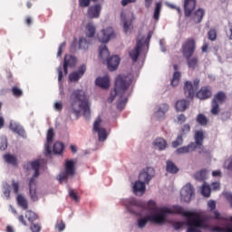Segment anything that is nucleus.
<instances>
[{"label":"nucleus","instance_id":"obj_43","mask_svg":"<svg viewBox=\"0 0 232 232\" xmlns=\"http://www.w3.org/2000/svg\"><path fill=\"white\" fill-rule=\"evenodd\" d=\"M148 222H150V216L139 219L138 227H140L141 229L142 227H146V224H148Z\"/></svg>","mask_w":232,"mask_h":232},{"label":"nucleus","instance_id":"obj_8","mask_svg":"<svg viewBox=\"0 0 232 232\" xmlns=\"http://www.w3.org/2000/svg\"><path fill=\"white\" fill-rule=\"evenodd\" d=\"M195 50H197V43L193 38H188L181 46V53L185 59L192 57Z\"/></svg>","mask_w":232,"mask_h":232},{"label":"nucleus","instance_id":"obj_5","mask_svg":"<svg viewBox=\"0 0 232 232\" xmlns=\"http://www.w3.org/2000/svg\"><path fill=\"white\" fill-rule=\"evenodd\" d=\"M31 168L34 170V174L29 180V195L33 202H37V200H39V196L37 195V181L35 179L39 177V168H41V163H39V160L32 161Z\"/></svg>","mask_w":232,"mask_h":232},{"label":"nucleus","instance_id":"obj_22","mask_svg":"<svg viewBox=\"0 0 232 232\" xmlns=\"http://www.w3.org/2000/svg\"><path fill=\"white\" fill-rule=\"evenodd\" d=\"M96 86L102 88L103 90H108L110 88V77L108 75L103 77H99L95 81Z\"/></svg>","mask_w":232,"mask_h":232},{"label":"nucleus","instance_id":"obj_38","mask_svg":"<svg viewBox=\"0 0 232 232\" xmlns=\"http://www.w3.org/2000/svg\"><path fill=\"white\" fill-rule=\"evenodd\" d=\"M4 159L7 164H12V166H17V158L11 154H5Z\"/></svg>","mask_w":232,"mask_h":232},{"label":"nucleus","instance_id":"obj_37","mask_svg":"<svg viewBox=\"0 0 232 232\" xmlns=\"http://www.w3.org/2000/svg\"><path fill=\"white\" fill-rule=\"evenodd\" d=\"M201 194L203 195V197H206L207 198H209V197H211V187L206 184V182L203 184L201 188Z\"/></svg>","mask_w":232,"mask_h":232},{"label":"nucleus","instance_id":"obj_12","mask_svg":"<svg viewBox=\"0 0 232 232\" xmlns=\"http://www.w3.org/2000/svg\"><path fill=\"white\" fill-rule=\"evenodd\" d=\"M143 47L144 44H142V40H138L136 43V47L129 52V55L132 63H137V61H139V56L140 55V52H142Z\"/></svg>","mask_w":232,"mask_h":232},{"label":"nucleus","instance_id":"obj_4","mask_svg":"<svg viewBox=\"0 0 232 232\" xmlns=\"http://www.w3.org/2000/svg\"><path fill=\"white\" fill-rule=\"evenodd\" d=\"M153 177H155V169L151 167L143 169L139 175V180L133 185V191L135 195L138 193L144 195V193H146V184H150V181Z\"/></svg>","mask_w":232,"mask_h":232},{"label":"nucleus","instance_id":"obj_6","mask_svg":"<svg viewBox=\"0 0 232 232\" xmlns=\"http://www.w3.org/2000/svg\"><path fill=\"white\" fill-rule=\"evenodd\" d=\"M227 101V95L226 92L219 91L218 92L211 101L210 113L212 115H218L220 113V105L224 104Z\"/></svg>","mask_w":232,"mask_h":232},{"label":"nucleus","instance_id":"obj_29","mask_svg":"<svg viewBox=\"0 0 232 232\" xmlns=\"http://www.w3.org/2000/svg\"><path fill=\"white\" fill-rule=\"evenodd\" d=\"M168 110H169V105L163 103L160 106L158 111L156 112V116L158 119H163L164 115H166Z\"/></svg>","mask_w":232,"mask_h":232},{"label":"nucleus","instance_id":"obj_51","mask_svg":"<svg viewBox=\"0 0 232 232\" xmlns=\"http://www.w3.org/2000/svg\"><path fill=\"white\" fill-rule=\"evenodd\" d=\"M12 188L14 195H17L19 193V181L12 179Z\"/></svg>","mask_w":232,"mask_h":232},{"label":"nucleus","instance_id":"obj_35","mask_svg":"<svg viewBox=\"0 0 232 232\" xmlns=\"http://www.w3.org/2000/svg\"><path fill=\"white\" fill-rule=\"evenodd\" d=\"M180 77H182V74L180 73V72L176 71L173 73L170 84L171 86H179V83L180 82Z\"/></svg>","mask_w":232,"mask_h":232},{"label":"nucleus","instance_id":"obj_62","mask_svg":"<svg viewBox=\"0 0 232 232\" xmlns=\"http://www.w3.org/2000/svg\"><path fill=\"white\" fill-rule=\"evenodd\" d=\"M130 206H134L135 208H139L140 206V203L135 198H132L129 201Z\"/></svg>","mask_w":232,"mask_h":232},{"label":"nucleus","instance_id":"obj_18","mask_svg":"<svg viewBox=\"0 0 232 232\" xmlns=\"http://www.w3.org/2000/svg\"><path fill=\"white\" fill-rule=\"evenodd\" d=\"M211 95H213L211 92V87L205 86L201 87V89L197 92L196 97H198V99H200L201 101H206V99L211 98Z\"/></svg>","mask_w":232,"mask_h":232},{"label":"nucleus","instance_id":"obj_26","mask_svg":"<svg viewBox=\"0 0 232 232\" xmlns=\"http://www.w3.org/2000/svg\"><path fill=\"white\" fill-rule=\"evenodd\" d=\"M206 14V11L202 8L198 9L192 15V20L194 23L198 24L202 23V19H204V15Z\"/></svg>","mask_w":232,"mask_h":232},{"label":"nucleus","instance_id":"obj_9","mask_svg":"<svg viewBox=\"0 0 232 232\" xmlns=\"http://www.w3.org/2000/svg\"><path fill=\"white\" fill-rule=\"evenodd\" d=\"M200 80L195 79L193 83L191 82H186L184 84V93L188 99H193L195 97V92L198 90Z\"/></svg>","mask_w":232,"mask_h":232},{"label":"nucleus","instance_id":"obj_53","mask_svg":"<svg viewBox=\"0 0 232 232\" xmlns=\"http://www.w3.org/2000/svg\"><path fill=\"white\" fill-rule=\"evenodd\" d=\"M183 226H188V221L186 222L178 221L173 224V227L174 229H176V231H178V229H180Z\"/></svg>","mask_w":232,"mask_h":232},{"label":"nucleus","instance_id":"obj_60","mask_svg":"<svg viewBox=\"0 0 232 232\" xmlns=\"http://www.w3.org/2000/svg\"><path fill=\"white\" fill-rule=\"evenodd\" d=\"M214 217H212L211 218H214L215 220H224V218L222 217H220V212H218V210H215L213 212Z\"/></svg>","mask_w":232,"mask_h":232},{"label":"nucleus","instance_id":"obj_25","mask_svg":"<svg viewBox=\"0 0 232 232\" xmlns=\"http://www.w3.org/2000/svg\"><path fill=\"white\" fill-rule=\"evenodd\" d=\"M166 171L167 173H170V175H177L180 169L171 160H169L166 161Z\"/></svg>","mask_w":232,"mask_h":232},{"label":"nucleus","instance_id":"obj_44","mask_svg":"<svg viewBox=\"0 0 232 232\" xmlns=\"http://www.w3.org/2000/svg\"><path fill=\"white\" fill-rule=\"evenodd\" d=\"M182 134L177 137L176 140L172 142V148H179V146H182L184 143V140L182 139Z\"/></svg>","mask_w":232,"mask_h":232},{"label":"nucleus","instance_id":"obj_56","mask_svg":"<svg viewBox=\"0 0 232 232\" xmlns=\"http://www.w3.org/2000/svg\"><path fill=\"white\" fill-rule=\"evenodd\" d=\"M225 168L229 171H232V156L225 161Z\"/></svg>","mask_w":232,"mask_h":232},{"label":"nucleus","instance_id":"obj_33","mask_svg":"<svg viewBox=\"0 0 232 232\" xmlns=\"http://www.w3.org/2000/svg\"><path fill=\"white\" fill-rule=\"evenodd\" d=\"M187 61V64L188 68H191V70H195L198 66V58L197 57H188L185 58Z\"/></svg>","mask_w":232,"mask_h":232},{"label":"nucleus","instance_id":"obj_58","mask_svg":"<svg viewBox=\"0 0 232 232\" xmlns=\"http://www.w3.org/2000/svg\"><path fill=\"white\" fill-rule=\"evenodd\" d=\"M226 34L229 39L232 40V24H228V26L226 28Z\"/></svg>","mask_w":232,"mask_h":232},{"label":"nucleus","instance_id":"obj_49","mask_svg":"<svg viewBox=\"0 0 232 232\" xmlns=\"http://www.w3.org/2000/svg\"><path fill=\"white\" fill-rule=\"evenodd\" d=\"M69 197L72 198V200H74V202L79 201V196H77V192L72 188L69 189Z\"/></svg>","mask_w":232,"mask_h":232},{"label":"nucleus","instance_id":"obj_48","mask_svg":"<svg viewBox=\"0 0 232 232\" xmlns=\"http://www.w3.org/2000/svg\"><path fill=\"white\" fill-rule=\"evenodd\" d=\"M209 41H216L217 40V30L210 29L208 33Z\"/></svg>","mask_w":232,"mask_h":232},{"label":"nucleus","instance_id":"obj_47","mask_svg":"<svg viewBox=\"0 0 232 232\" xmlns=\"http://www.w3.org/2000/svg\"><path fill=\"white\" fill-rule=\"evenodd\" d=\"M191 131V126L189 124H184L183 127L181 128V133L180 135L185 137V135H188Z\"/></svg>","mask_w":232,"mask_h":232},{"label":"nucleus","instance_id":"obj_3","mask_svg":"<svg viewBox=\"0 0 232 232\" xmlns=\"http://www.w3.org/2000/svg\"><path fill=\"white\" fill-rule=\"evenodd\" d=\"M70 107L71 111L78 119L82 111L83 117L88 119L90 117V99L86 95V92L83 90H74L70 96Z\"/></svg>","mask_w":232,"mask_h":232},{"label":"nucleus","instance_id":"obj_61","mask_svg":"<svg viewBox=\"0 0 232 232\" xmlns=\"http://www.w3.org/2000/svg\"><path fill=\"white\" fill-rule=\"evenodd\" d=\"M208 206L210 211H213V209H215L217 208V202H215V200H210V201H208Z\"/></svg>","mask_w":232,"mask_h":232},{"label":"nucleus","instance_id":"obj_39","mask_svg":"<svg viewBox=\"0 0 232 232\" xmlns=\"http://www.w3.org/2000/svg\"><path fill=\"white\" fill-rule=\"evenodd\" d=\"M100 57L104 61L110 57V51L106 45L100 46Z\"/></svg>","mask_w":232,"mask_h":232},{"label":"nucleus","instance_id":"obj_17","mask_svg":"<svg viewBox=\"0 0 232 232\" xmlns=\"http://www.w3.org/2000/svg\"><path fill=\"white\" fill-rule=\"evenodd\" d=\"M77 63V59L73 55L66 54L63 62V72L65 75L68 74V68H73Z\"/></svg>","mask_w":232,"mask_h":232},{"label":"nucleus","instance_id":"obj_45","mask_svg":"<svg viewBox=\"0 0 232 232\" xmlns=\"http://www.w3.org/2000/svg\"><path fill=\"white\" fill-rule=\"evenodd\" d=\"M121 21L123 22V31L125 34H128L130 32V26H131V23L128 22L124 16H122L121 14Z\"/></svg>","mask_w":232,"mask_h":232},{"label":"nucleus","instance_id":"obj_64","mask_svg":"<svg viewBox=\"0 0 232 232\" xmlns=\"http://www.w3.org/2000/svg\"><path fill=\"white\" fill-rule=\"evenodd\" d=\"M212 231H214V232H226V227H214L212 228Z\"/></svg>","mask_w":232,"mask_h":232},{"label":"nucleus","instance_id":"obj_30","mask_svg":"<svg viewBox=\"0 0 232 232\" xmlns=\"http://www.w3.org/2000/svg\"><path fill=\"white\" fill-rule=\"evenodd\" d=\"M63 151L64 144L63 142L56 141L53 147V153H54L55 155H63Z\"/></svg>","mask_w":232,"mask_h":232},{"label":"nucleus","instance_id":"obj_23","mask_svg":"<svg viewBox=\"0 0 232 232\" xmlns=\"http://www.w3.org/2000/svg\"><path fill=\"white\" fill-rule=\"evenodd\" d=\"M197 149L195 148V143L190 142L187 146L180 147L177 149L176 153L178 155H184L186 153H192V151H195Z\"/></svg>","mask_w":232,"mask_h":232},{"label":"nucleus","instance_id":"obj_2","mask_svg":"<svg viewBox=\"0 0 232 232\" xmlns=\"http://www.w3.org/2000/svg\"><path fill=\"white\" fill-rule=\"evenodd\" d=\"M130 86H131V78L130 76L118 75L115 79L114 90L111 92L108 102H113L115 97L119 95L120 99L117 103V108L118 110L125 108L128 103V95H126V92H128Z\"/></svg>","mask_w":232,"mask_h":232},{"label":"nucleus","instance_id":"obj_40","mask_svg":"<svg viewBox=\"0 0 232 232\" xmlns=\"http://www.w3.org/2000/svg\"><path fill=\"white\" fill-rule=\"evenodd\" d=\"M160 10H162V3L158 2L156 3L153 14V19H155L156 21H159V19L160 18Z\"/></svg>","mask_w":232,"mask_h":232},{"label":"nucleus","instance_id":"obj_54","mask_svg":"<svg viewBox=\"0 0 232 232\" xmlns=\"http://www.w3.org/2000/svg\"><path fill=\"white\" fill-rule=\"evenodd\" d=\"M55 228L58 229V231H64V229L66 228V225L63 220H61L60 222L56 223Z\"/></svg>","mask_w":232,"mask_h":232},{"label":"nucleus","instance_id":"obj_10","mask_svg":"<svg viewBox=\"0 0 232 232\" xmlns=\"http://www.w3.org/2000/svg\"><path fill=\"white\" fill-rule=\"evenodd\" d=\"M195 195V189L191 184H186L180 190V198L183 202H191V198Z\"/></svg>","mask_w":232,"mask_h":232},{"label":"nucleus","instance_id":"obj_52","mask_svg":"<svg viewBox=\"0 0 232 232\" xmlns=\"http://www.w3.org/2000/svg\"><path fill=\"white\" fill-rule=\"evenodd\" d=\"M12 93L14 97H21V95H23V91H21L19 87H13Z\"/></svg>","mask_w":232,"mask_h":232},{"label":"nucleus","instance_id":"obj_63","mask_svg":"<svg viewBox=\"0 0 232 232\" xmlns=\"http://www.w3.org/2000/svg\"><path fill=\"white\" fill-rule=\"evenodd\" d=\"M225 197L227 200L230 203V207L232 208V194L229 192L225 193Z\"/></svg>","mask_w":232,"mask_h":232},{"label":"nucleus","instance_id":"obj_59","mask_svg":"<svg viewBox=\"0 0 232 232\" xmlns=\"http://www.w3.org/2000/svg\"><path fill=\"white\" fill-rule=\"evenodd\" d=\"M211 189L213 191H218V189H220V182H218V181L212 182L211 183Z\"/></svg>","mask_w":232,"mask_h":232},{"label":"nucleus","instance_id":"obj_32","mask_svg":"<svg viewBox=\"0 0 232 232\" xmlns=\"http://www.w3.org/2000/svg\"><path fill=\"white\" fill-rule=\"evenodd\" d=\"M196 122L199 124V126H208V122H209V120H208V117H206V115H204L203 113H199L196 118Z\"/></svg>","mask_w":232,"mask_h":232},{"label":"nucleus","instance_id":"obj_16","mask_svg":"<svg viewBox=\"0 0 232 232\" xmlns=\"http://www.w3.org/2000/svg\"><path fill=\"white\" fill-rule=\"evenodd\" d=\"M111 37H113V28L108 27L102 30L101 34L98 35V40L100 43H109Z\"/></svg>","mask_w":232,"mask_h":232},{"label":"nucleus","instance_id":"obj_57","mask_svg":"<svg viewBox=\"0 0 232 232\" xmlns=\"http://www.w3.org/2000/svg\"><path fill=\"white\" fill-rule=\"evenodd\" d=\"M65 47H66V42H63L59 45L57 57H61V55H63V48H65Z\"/></svg>","mask_w":232,"mask_h":232},{"label":"nucleus","instance_id":"obj_36","mask_svg":"<svg viewBox=\"0 0 232 232\" xmlns=\"http://www.w3.org/2000/svg\"><path fill=\"white\" fill-rule=\"evenodd\" d=\"M25 218L32 224L33 222H35V220H37V218H39V216H37V214H35V212H34L32 210H27L25 212Z\"/></svg>","mask_w":232,"mask_h":232},{"label":"nucleus","instance_id":"obj_14","mask_svg":"<svg viewBox=\"0 0 232 232\" xmlns=\"http://www.w3.org/2000/svg\"><path fill=\"white\" fill-rule=\"evenodd\" d=\"M195 8H197V0H184L185 17H191Z\"/></svg>","mask_w":232,"mask_h":232},{"label":"nucleus","instance_id":"obj_50","mask_svg":"<svg viewBox=\"0 0 232 232\" xmlns=\"http://www.w3.org/2000/svg\"><path fill=\"white\" fill-rule=\"evenodd\" d=\"M30 229L32 232H41V225L39 223H31Z\"/></svg>","mask_w":232,"mask_h":232},{"label":"nucleus","instance_id":"obj_7","mask_svg":"<svg viewBox=\"0 0 232 232\" xmlns=\"http://www.w3.org/2000/svg\"><path fill=\"white\" fill-rule=\"evenodd\" d=\"M75 175V160H67L64 164V171L59 174V182L63 184V182H68L69 177H73Z\"/></svg>","mask_w":232,"mask_h":232},{"label":"nucleus","instance_id":"obj_27","mask_svg":"<svg viewBox=\"0 0 232 232\" xmlns=\"http://www.w3.org/2000/svg\"><path fill=\"white\" fill-rule=\"evenodd\" d=\"M189 107V102L186 100H179L176 102L175 108L177 111H186Z\"/></svg>","mask_w":232,"mask_h":232},{"label":"nucleus","instance_id":"obj_21","mask_svg":"<svg viewBox=\"0 0 232 232\" xmlns=\"http://www.w3.org/2000/svg\"><path fill=\"white\" fill-rule=\"evenodd\" d=\"M101 10H102L101 5H92L88 8L87 15L91 19H97L101 15Z\"/></svg>","mask_w":232,"mask_h":232},{"label":"nucleus","instance_id":"obj_20","mask_svg":"<svg viewBox=\"0 0 232 232\" xmlns=\"http://www.w3.org/2000/svg\"><path fill=\"white\" fill-rule=\"evenodd\" d=\"M121 63V58L119 55H113L111 58L107 59V66L110 72H115L117 68H119V64Z\"/></svg>","mask_w":232,"mask_h":232},{"label":"nucleus","instance_id":"obj_1","mask_svg":"<svg viewBox=\"0 0 232 232\" xmlns=\"http://www.w3.org/2000/svg\"><path fill=\"white\" fill-rule=\"evenodd\" d=\"M182 215L187 218V232H202L201 229H208L209 225L206 221V218H201L198 212L185 211L180 206H173L172 208H163L160 213L149 216L150 222L154 224H164L166 222V215Z\"/></svg>","mask_w":232,"mask_h":232},{"label":"nucleus","instance_id":"obj_42","mask_svg":"<svg viewBox=\"0 0 232 232\" xmlns=\"http://www.w3.org/2000/svg\"><path fill=\"white\" fill-rule=\"evenodd\" d=\"M206 175H207V170L201 169L198 172H197L194 177L196 180H199L200 182H202L206 179Z\"/></svg>","mask_w":232,"mask_h":232},{"label":"nucleus","instance_id":"obj_34","mask_svg":"<svg viewBox=\"0 0 232 232\" xmlns=\"http://www.w3.org/2000/svg\"><path fill=\"white\" fill-rule=\"evenodd\" d=\"M16 200H17V204H18V206H20V208H22L24 209H28V201L23 195L19 194L16 198Z\"/></svg>","mask_w":232,"mask_h":232},{"label":"nucleus","instance_id":"obj_28","mask_svg":"<svg viewBox=\"0 0 232 232\" xmlns=\"http://www.w3.org/2000/svg\"><path fill=\"white\" fill-rule=\"evenodd\" d=\"M153 146H155V148H158L160 151H162L163 150H166V148H168V142H166V140L162 138H157L153 141Z\"/></svg>","mask_w":232,"mask_h":232},{"label":"nucleus","instance_id":"obj_24","mask_svg":"<svg viewBox=\"0 0 232 232\" xmlns=\"http://www.w3.org/2000/svg\"><path fill=\"white\" fill-rule=\"evenodd\" d=\"M9 129L14 131V133H17V135H20V137H26V131L21 125L15 123V122H11L9 125Z\"/></svg>","mask_w":232,"mask_h":232},{"label":"nucleus","instance_id":"obj_31","mask_svg":"<svg viewBox=\"0 0 232 232\" xmlns=\"http://www.w3.org/2000/svg\"><path fill=\"white\" fill-rule=\"evenodd\" d=\"M85 34L87 37H93L95 35V25L92 22H89L85 27Z\"/></svg>","mask_w":232,"mask_h":232},{"label":"nucleus","instance_id":"obj_11","mask_svg":"<svg viewBox=\"0 0 232 232\" xmlns=\"http://www.w3.org/2000/svg\"><path fill=\"white\" fill-rule=\"evenodd\" d=\"M102 122V120L97 118L93 124V130L98 132V140L100 142H104V140L108 139V132H106V129L101 127Z\"/></svg>","mask_w":232,"mask_h":232},{"label":"nucleus","instance_id":"obj_19","mask_svg":"<svg viewBox=\"0 0 232 232\" xmlns=\"http://www.w3.org/2000/svg\"><path fill=\"white\" fill-rule=\"evenodd\" d=\"M86 72V65L82 64L79 67L77 72H74L69 75V80L71 82H77L81 77Z\"/></svg>","mask_w":232,"mask_h":232},{"label":"nucleus","instance_id":"obj_46","mask_svg":"<svg viewBox=\"0 0 232 232\" xmlns=\"http://www.w3.org/2000/svg\"><path fill=\"white\" fill-rule=\"evenodd\" d=\"M3 189H4V197H5L7 199L10 198V184L6 182L4 183Z\"/></svg>","mask_w":232,"mask_h":232},{"label":"nucleus","instance_id":"obj_55","mask_svg":"<svg viewBox=\"0 0 232 232\" xmlns=\"http://www.w3.org/2000/svg\"><path fill=\"white\" fill-rule=\"evenodd\" d=\"M90 3H92V0H79V6L87 8V6H90Z\"/></svg>","mask_w":232,"mask_h":232},{"label":"nucleus","instance_id":"obj_15","mask_svg":"<svg viewBox=\"0 0 232 232\" xmlns=\"http://www.w3.org/2000/svg\"><path fill=\"white\" fill-rule=\"evenodd\" d=\"M53 137H55V132L53 131V128H50L47 131L46 140L47 143L45 144V156L52 155V142H53Z\"/></svg>","mask_w":232,"mask_h":232},{"label":"nucleus","instance_id":"obj_13","mask_svg":"<svg viewBox=\"0 0 232 232\" xmlns=\"http://www.w3.org/2000/svg\"><path fill=\"white\" fill-rule=\"evenodd\" d=\"M204 139H206V136H204V130H196L194 132V140L193 144H195L196 150H202L204 148Z\"/></svg>","mask_w":232,"mask_h":232},{"label":"nucleus","instance_id":"obj_41","mask_svg":"<svg viewBox=\"0 0 232 232\" xmlns=\"http://www.w3.org/2000/svg\"><path fill=\"white\" fill-rule=\"evenodd\" d=\"M90 47V41L86 38H80L79 40V48L80 50H88Z\"/></svg>","mask_w":232,"mask_h":232}]
</instances>
